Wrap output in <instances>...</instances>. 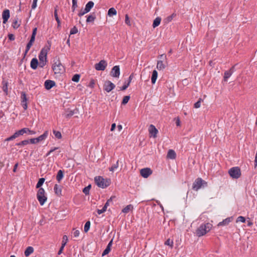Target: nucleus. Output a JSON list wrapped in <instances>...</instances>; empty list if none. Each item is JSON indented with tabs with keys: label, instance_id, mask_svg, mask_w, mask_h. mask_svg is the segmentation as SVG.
<instances>
[{
	"label": "nucleus",
	"instance_id": "nucleus-1",
	"mask_svg": "<svg viewBox=\"0 0 257 257\" xmlns=\"http://www.w3.org/2000/svg\"><path fill=\"white\" fill-rule=\"evenodd\" d=\"M51 48V43L49 41L47 42L46 46L41 50L39 55V66L41 68H43L47 64V54Z\"/></svg>",
	"mask_w": 257,
	"mask_h": 257
},
{
	"label": "nucleus",
	"instance_id": "nucleus-2",
	"mask_svg": "<svg viewBox=\"0 0 257 257\" xmlns=\"http://www.w3.org/2000/svg\"><path fill=\"white\" fill-rule=\"evenodd\" d=\"M212 226V225L209 223L201 224L196 231V235L198 237L205 235L211 230Z\"/></svg>",
	"mask_w": 257,
	"mask_h": 257
},
{
	"label": "nucleus",
	"instance_id": "nucleus-3",
	"mask_svg": "<svg viewBox=\"0 0 257 257\" xmlns=\"http://www.w3.org/2000/svg\"><path fill=\"white\" fill-rule=\"evenodd\" d=\"M52 69L55 74H62L65 72V68L59 59L54 60Z\"/></svg>",
	"mask_w": 257,
	"mask_h": 257
},
{
	"label": "nucleus",
	"instance_id": "nucleus-4",
	"mask_svg": "<svg viewBox=\"0 0 257 257\" xmlns=\"http://www.w3.org/2000/svg\"><path fill=\"white\" fill-rule=\"evenodd\" d=\"M37 198L41 205H43L47 199L44 188H40L37 194Z\"/></svg>",
	"mask_w": 257,
	"mask_h": 257
},
{
	"label": "nucleus",
	"instance_id": "nucleus-5",
	"mask_svg": "<svg viewBox=\"0 0 257 257\" xmlns=\"http://www.w3.org/2000/svg\"><path fill=\"white\" fill-rule=\"evenodd\" d=\"M207 183L201 178H198L193 182L192 185V189L195 191H198L202 186L206 187Z\"/></svg>",
	"mask_w": 257,
	"mask_h": 257
},
{
	"label": "nucleus",
	"instance_id": "nucleus-6",
	"mask_svg": "<svg viewBox=\"0 0 257 257\" xmlns=\"http://www.w3.org/2000/svg\"><path fill=\"white\" fill-rule=\"evenodd\" d=\"M94 180L97 185L101 188H105L108 186L109 185L108 181L105 180L103 177L101 176H97L95 177Z\"/></svg>",
	"mask_w": 257,
	"mask_h": 257
},
{
	"label": "nucleus",
	"instance_id": "nucleus-7",
	"mask_svg": "<svg viewBox=\"0 0 257 257\" xmlns=\"http://www.w3.org/2000/svg\"><path fill=\"white\" fill-rule=\"evenodd\" d=\"M229 175L233 179H238L241 176L240 169L238 167L230 168L228 171Z\"/></svg>",
	"mask_w": 257,
	"mask_h": 257
},
{
	"label": "nucleus",
	"instance_id": "nucleus-8",
	"mask_svg": "<svg viewBox=\"0 0 257 257\" xmlns=\"http://www.w3.org/2000/svg\"><path fill=\"white\" fill-rule=\"evenodd\" d=\"M49 132L48 131H46L43 134L40 135L39 137L36 138L31 139L29 140L30 143L34 144L38 143L40 142L45 140L48 136Z\"/></svg>",
	"mask_w": 257,
	"mask_h": 257
},
{
	"label": "nucleus",
	"instance_id": "nucleus-9",
	"mask_svg": "<svg viewBox=\"0 0 257 257\" xmlns=\"http://www.w3.org/2000/svg\"><path fill=\"white\" fill-rule=\"evenodd\" d=\"M107 63L104 60H100L99 63L95 64V69L97 71H103L106 68Z\"/></svg>",
	"mask_w": 257,
	"mask_h": 257
},
{
	"label": "nucleus",
	"instance_id": "nucleus-10",
	"mask_svg": "<svg viewBox=\"0 0 257 257\" xmlns=\"http://www.w3.org/2000/svg\"><path fill=\"white\" fill-rule=\"evenodd\" d=\"M27 101L28 98L26 93L22 91L21 96V103L24 110H26L28 108Z\"/></svg>",
	"mask_w": 257,
	"mask_h": 257
},
{
	"label": "nucleus",
	"instance_id": "nucleus-11",
	"mask_svg": "<svg viewBox=\"0 0 257 257\" xmlns=\"http://www.w3.org/2000/svg\"><path fill=\"white\" fill-rule=\"evenodd\" d=\"M115 85L110 81H106L104 84V90L107 92H110L115 88Z\"/></svg>",
	"mask_w": 257,
	"mask_h": 257
},
{
	"label": "nucleus",
	"instance_id": "nucleus-12",
	"mask_svg": "<svg viewBox=\"0 0 257 257\" xmlns=\"http://www.w3.org/2000/svg\"><path fill=\"white\" fill-rule=\"evenodd\" d=\"M111 75L113 77L118 78L120 75V68L119 66L116 65L114 66L111 69Z\"/></svg>",
	"mask_w": 257,
	"mask_h": 257
},
{
	"label": "nucleus",
	"instance_id": "nucleus-13",
	"mask_svg": "<svg viewBox=\"0 0 257 257\" xmlns=\"http://www.w3.org/2000/svg\"><path fill=\"white\" fill-rule=\"evenodd\" d=\"M152 173L151 169L146 168L141 170L140 173L142 177L145 178H148Z\"/></svg>",
	"mask_w": 257,
	"mask_h": 257
},
{
	"label": "nucleus",
	"instance_id": "nucleus-14",
	"mask_svg": "<svg viewBox=\"0 0 257 257\" xmlns=\"http://www.w3.org/2000/svg\"><path fill=\"white\" fill-rule=\"evenodd\" d=\"M10 17V11L8 9L5 10L2 13L3 23L6 24Z\"/></svg>",
	"mask_w": 257,
	"mask_h": 257
},
{
	"label": "nucleus",
	"instance_id": "nucleus-15",
	"mask_svg": "<svg viewBox=\"0 0 257 257\" xmlns=\"http://www.w3.org/2000/svg\"><path fill=\"white\" fill-rule=\"evenodd\" d=\"M149 132L150 134L153 137V138H155L157 137V134L158 133V130L156 128V127L153 125L151 124L149 128Z\"/></svg>",
	"mask_w": 257,
	"mask_h": 257
},
{
	"label": "nucleus",
	"instance_id": "nucleus-16",
	"mask_svg": "<svg viewBox=\"0 0 257 257\" xmlns=\"http://www.w3.org/2000/svg\"><path fill=\"white\" fill-rule=\"evenodd\" d=\"M55 85V82L53 80H47L44 83V86L47 90H49Z\"/></svg>",
	"mask_w": 257,
	"mask_h": 257
},
{
	"label": "nucleus",
	"instance_id": "nucleus-17",
	"mask_svg": "<svg viewBox=\"0 0 257 257\" xmlns=\"http://www.w3.org/2000/svg\"><path fill=\"white\" fill-rule=\"evenodd\" d=\"M233 219L232 217H229L223 219L222 221L218 223V226L227 225Z\"/></svg>",
	"mask_w": 257,
	"mask_h": 257
},
{
	"label": "nucleus",
	"instance_id": "nucleus-18",
	"mask_svg": "<svg viewBox=\"0 0 257 257\" xmlns=\"http://www.w3.org/2000/svg\"><path fill=\"white\" fill-rule=\"evenodd\" d=\"M167 66V62H163L162 60H159L157 62V68L159 70H164Z\"/></svg>",
	"mask_w": 257,
	"mask_h": 257
},
{
	"label": "nucleus",
	"instance_id": "nucleus-19",
	"mask_svg": "<svg viewBox=\"0 0 257 257\" xmlns=\"http://www.w3.org/2000/svg\"><path fill=\"white\" fill-rule=\"evenodd\" d=\"M233 69L234 67H232L229 70L225 72L224 76V80L225 81H227L228 78H229L231 76L233 72Z\"/></svg>",
	"mask_w": 257,
	"mask_h": 257
},
{
	"label": "nucleus",
	"instance_id": "nucleus-20",
	"mask_svg": "<svg viewBox=\"0 0 257 257\" xmlns=\"http://www.w3.org/2000/svg\"><path fill=\"white\" fill-rule=\"evenodd\" d=\"M54 190L57 196H60L62 195V187L60 185L55 184L54 187Z\"/></svg>",
	"mask_w": 257,
	"mask_h": 257
},
{
	"label": "nucleus",
	"instance_id": "nucleus-21",
	"mask_svg": "<svg viewBox=\"0 0 257 257\" xmlns=\"http://www.w3.org/2000/svg\"><path fill=\"white\" fill-rule=\"evenodd\" d=\"M39 65L38 61L37 58H33L31 61L30 66L32 69L35 70L37 68Z\"/></svg>",
	"mask_w": 257,
	"mask_h": 257
},
{
	"label": "nucleus",
	"instance_id": "nucleus-22",
	"mask_svg": "<svg viewBox=\"0 0 257 257\" xmlns=\"http://www.w3.org/2000/svg\"><path fill=\"white\" fill-rule=\"evenodd\" d=\"M34 252V248L32 246H28L26 249L24 254L26 257L29 256Z\"/></svg>",
	"mask_w": 257,
	"mask_h": 257
},
{
	"label": "nucleus",
	"instance_id": "nucleus-23",
	"mask_svg": "<svg viewBox=\"0 0 257 257\" xmlns=\"http://www.w3.org/2000/svg\"><path fill=\"white\" fill-rule=\"evenodd\" d=\"M21 25V22L19 21V19L18 18H16L14 19L13 22L12 23V27L16 29H18Z\"/></svg>",
	"mask_w": 257,
	"mask_h": 257
},
{
	"label": "nucleus",
	"instance_id": "nucleus-24",
	"mask_svg": "<svg viewBox=\"0 0 257 257\" xmlns=\"http://www.w3.org/2000/svg\"><path fill=\"white\" fill-rule=\"evenodd\" d=\"M176 153L173 150H169L168 152L167 157L171 159H174L176 158Z\"/></svg>",
	"mask_w": 257,
	"mask_h": 257
},
{
	"label": "nucleus",
	"instance_id": "nucleus-25",
	"mask_svg": "<svg viewBox=\"0 0 257 257\" xmlns=\"http://www.w3.org/2000/svg\"><path fill=\"white\" fill-rule=\"evenodd\" d=\"M158 77V72L154 70L152 72V75L151 77V81L152 84H155L156 83V80Z\"/></svg>",
	"mask_w": 257,
	"mask_h": 257
},
{
	"label": "nucleus",
	"instance_id": "nucleus-26",
	"mask_svg": "<svg viewBox=\"0 0 257 257\" xmlns=\"http://www.w3.org/2000/svg\"><path fill=\"white\" fill-rule=\"evenodd\" d=\"M94 5V4L92 1H89L85 5V11L89 12L91 9L93 7Z\"/></svg>",
	"mask_w": 257,
	"mask_h": 257
},
{
	"label": "nucleus",
	"instance_id": "nucleus-27",
	"mask_svg": "<svg viewBox=\"0 0 257 257\" xmlns=\"http://www.w3.org/2000/svg\"><path fill=\"white\" fill-rule=\"evenodd\" d=\"M95 19H96V16L94 14L89 15V16H88L87 17V19H86V23H89L93 22L94 21V20H95Z\"/></svg>",
	"mask_w": 257,
	"mask_h": 257
},
{
	"label": "nucleus",
	"instance_id": "nucleus-28",
	"mask_svg": "<svg viewBox=\"0 0 257 257\" xmlns=\"http://www.w3.org/2000/svg\"><path fill=\"white\" fill-rule=\"evenodd\" d=\"M117 14V11L114 8H110L107 12V15L111 17L113 16H115Z\"/></svg>",
	"mask_w": 257,
	"mask_h": 257
},
{
	"label": "nucleus",
	"instance_id": "nucleus-29",
	"mask_svg": "<svg viewBox=\"0 0 257 257\" xmlns=\"http://www.w3.org/2000/svg\"><path fill=\"white\" fill-rule=\"evenodd\" d=\"M2 84H3V90L5 93L6 95L8 94V82L5 80H3L2 81Z\"/></svg>",
	"mask_w": 257,
	"mask_h": 257
},
{
	"label": "nucleus",
	"instance_id": "nucleus-30",
	"mask_svg": "<svg viewBox=\"0 0 257 257\" xmlns=\"http://www.w3.org/2000/svg\"><path fill=\"white\" fill-rule=\"evenodd\" d=\"M64 177L63 172L61 170H59L57 173V175L56 176L57 180L60 182L61 180L63 179Z\"/></svg>",
	"mask_w": 257,
	"mask_h": 257
},
{
	"label": "nucleus",
	"instance_id": "nucleus-31",
	"mask_svg": "<svg viewBox=\"0 0 257 257\" xmlns=\"http://www.w3.org/2000/svg\"><path fill=\"white\" fill-rule=\"evenodd\" d=\"M161 21V18L160 17H157L154 20V22H153V28H155L158 27L160 24Z\"/></svg>",
	"mask_w": 257,
	"mask_h": 257
},
{
	"label": "nucleus",
	"instance_id": "nucleus-32",
	"mask_svg": "<svg viewBox=\"0 0 257 257\" xmlns=\"http://www.w3.org/2000/svg\"><path fill=\"white\" fill-rule=\"evenodd\" d=\"M134 207L131 204L125 206L122 210V212L124 213H127L130 210H132Z\"/></svg>",
	"mask_w": 257,
	"mask_h": 257
},
{
	"label": "nucleus",
	"instance_id": "nucleus-33",
	"mask_svg": "<svg viewBox=\"0 0 257 257\" xmlns=\"http://www.w3.org/2000/svg\"><path fill=\"white\" fill-rule=\"evenodd\" d=\"M45 180V179L44 178H41L39 179L38 182L37 183L36 188H39V189L40 188H41V186L43 184Z\"/></svg>",
	"mask_w": 257,
	"mask_h": 257
},
{
	"label": "nucleus",
	"instance_id": "nucleus-34",
	"mask_svg": "<svg viewBox=\"0 0 257 257\" xmlns=\"http://www.w3.org/2000/svg\"><path fill=\"white\" fill-rule=\"evenodd\" d=\"M33 43L31 42H29L26 46V50L25 51V53H24V56H25L27 53L28 52V51H29L30 49L31 48V46H32Z\"/></svg>",
	"mask_w": 257,
	"mask_h": 257
},
{
	"label": "nucleus",
	"instance_id": "nucleus-35",
	"mask_svg": "<svg viewBox=\"0 0 257 257\" xmlns=\"http://www.w3.org/2000/svg\"><path fill=\"white\" fill-rule=\"evenodd\" d=\"M118 167V160L116 162L115 164H114L112 165V166L109 168V170L110 171L113 172L116 170Z\"/></svg>",
	"mask_w": 257,
	"mask_h": 257
},
{
	"label": "nucleus",
	"instance_id": "nucleus-36",
	"mask_svg": "<svg viewBox=\"0 0 257 257\" xmlns=\"http://www.w3.org/2000/svg\"><path fill=\"white\" fill-rule=\"evenodd\" d=\"M29 143H30V141L29 140H24V141H22L18 143H17L16 144V146H25V145H28Z\"/></svg>",
	"mask_w": 257,
	"mask_h": 257
},
{
	"label": "nucleus",
	"instance_id": "nucleus-37",
	"mask_svg": "<svg viewBox=\"0 0 257 257\" xmlns=\"http://www.w3.org/2000/svg\"><path fill=\"white\" fill-rule=\"evenodd\" d=\"M90 227V222L89 221H87L84 227V231L85 232H88V231L89 230Z\"/></svg>",
	"mask_w": 257,
	"mask_h": 257
},
{
	"label": "nucleus",
	"instance_id": "nucleus-38",
	"mask_svg": "<svg viewBox=\"0 0 257 257\" xmlns=\"http://www.w3.org/2000/svg\"><path fill=\"white\" fill-rule=\"evenodd\" d=\"M53 133L56 138L60 139L62 138V135L60 132L53 130Z\"/></svg>",
	"mask_w": 257,
	"mask_h": 257
},
{
	"label": "nucleus",
	"instance_id": "nucleus-39",
	"mask_svg": "<svg viewBox=\"0 0 257 257\" xmlns=\"http://www.w3.org/2000/svg\"><path fill=\"white\" fill-rule=\"evenodd\" d=\"M165 244L170 246L171 248H172L173 246V241L170 239H168L165 242Z\"/></svg>",
	"mask_w": 257,
	"mask_h": 257
},
{
	"label": "nucleus",
	"instance_id": "nucleus-40",
	"mask_svg": "<svg viewBox=\"0 0 257 257\" xmlns=\"http://www.w3.org/2000/svg\"><path fill=\"white\" fill-rule=\"evenodd\" d=\"M175 16H176V14L173 13L171 16H168V17H167L165 19V22L166 23H169V22H170Z\"/></svg>",
	"mask_w": 257,
	"mask_h": 257
},
{
	"label": "nucleus",
	"instance_id": "nucleus-41",
	"mask_svg": "<svg viewBox=\"0 0 257 257\" xmlns=\"http://www.w3.org/2000/svg\"><path fill=\"white\" fill-rule=\"evenodd\" d=\"M28 131H29V128L25 127L20 130H19V134H20L21 136L23 135L24 134L28 133Z\"/></svg>",
	"mask_w": 257,
	"mask_h": 257
},
{
	"label": "nucleus",
	"instance_id": "nucleus-42",
	"mask_svg": "<svg viewBox=\"0 0 257 257\" xmlns=\"http://www.w3.org/2000/svg\"><path fill=\"white\" fill-rule=\"evenodd\" d=\"M77 0H72V6L71 7L72 11L74 12L75 11L76 8L77 7Z\"/></svg>",
	"mask_w": 257,
	"mask_h": 257
},
{
	"label": "nucleus",
	"instance_id": "nucleus-43",
	"mask_svg": "<svg viewBox=\"0 0 257 257\" xmlns=\"http://www.w3.org/2000/svg\"><path fill=\"white\" fill-rule=\"evenodd\" d=\"M90 188H91V185H88V186H87V187H85V188H84V189H83V192L85 195H88V194H89V191H90Z\"/></svg>",
	"mask_w": 257,
	"mask_h": 257
},
{
	"label": "nucleus",
	"instance_id": "nucleus-44",
	"mask_svg": "<svg viewBox=\"0 0 257 257\" xmlns=\"http://www.w3.org/2000/svg\"><path fill=\"white\" fill-rule=\"evenodd\" d=\"M80 75L79 74H75L72 78V80L74 82H78L79 80V79H80Z\"/></svg>",
	"mask_w": 257,
	"mask_h": 257
},
{
	"label": "nucleus",
	"instance_id": "nucleus-45",
	"mask_svg": "<svg viewBox=\"0 0 257 257\" xmlns=\"http://www.w3.org/2000/svg\"><path fill=\"white\" fill-rule=\"evenodd\" d=\"M78 32V29H77V27L76 26H74L70 30V35H74V34H75L77 33Z\"/></svg>",
	"mask_w": 257,
	"mask_h": 257
},
{
	"label": "nucleus",
	"instance_id": "nucleus-46",
	"mask_svg": "<svg viewBox=\"0 0 257 257\" xmlns=\"http://www.w3.org/2000/svg\"><path fill=\"white\" fill-rule=\"evenodd\" d=\"M130 96H127H127H124L123 98V99H122L121 103L122 104H126L128 102V101L130 100Z\"/></svg>",
	"mask_w": 257,
	"mask_h": 257
},
{
	"label": "nucleus",
	"instance_id": "nucleus-47",
	"mask_svg": "<svg viewBox=\"0 0 257 257\" xmlns=\"http://www.w3.org/2000/svg\"><path fill=\"white\" fill-rule=\"evenodd\" d=\"M201 99L200 98L196 102L194 103V107L196 108H198L201 106Z\"/></svg>",
	"mask_w": 257,
	"mask_h": 257
},
{
	"label": "nucleus",
	"instance_id": "nucleus-48",
	"mask_svg": "<svg viewBox=\"0 0 257 257\" xmlns=\"http://www.w3.org/2000/svg\"><path fill=\"white\" fill-rule=\"evenodd\" d=\"M88 13V11H85V9L84 8V10H81L79 11V12L78 13V16L80 17L83 16V15H84L85 14Z\"/></svg>",
	"mask_w": 257,
	"mask_h": 257
},
{
	"label": "nucleus",
	"instance_id": "nucleus-49",
	"mask_svg": "<svg viewBox=\"0 0 257 257\" xmlns=\"http://www.w3.org/2000/svg\"><path fill=\"white\" fill-rule=\"evenodd\" d=\"M67 241H68L67 236L66 235H64L63 237V240L62 242L61 245H63L64 246H65L67 242Z\"/></svg>",
	"mask_w": 257,
	"mask_h": 257
},
{
	"label": "nucleus",
	"instance_id": "nucleus-50",
	"mask_svg": "<svg viewBox=\"0 0 257 257\" xmlns=\"http://www.w3.org/2000/svg\"><path fill=\"white\" fill-rule=\"evenodd\" d=\"M236 222H241L244 223L245 222V217H244L242 216H239L237 218Z\"/></svg>",
	"mask_w": 257,
	"mask_h": 257
},
{
	"label": "nucleus",
	"instance_id": "nucleus-51",
	"mask_svg": "<svg viewBox=\"0 0 257 257\" xmlns=\"http://www.w3.org/2000/svg\"><path fill=\"white\" fill-rule=\"evenodd\" d=\"M130 85V82H125L123 86L120 87V90H124L126 89V88L128 87Z\"/></svg>",
	"mask_w": 257,
	"mask_h": 257
},
{
	"label": "nucleus",
	"instance_id": "nucleus-52",
	"mask_svg": "<svg viewBox=\"0 0 257 257\" xmlns=\"http://www.w3.org/2000/svg\"><path fill=\"white\" fill-rule=\"evenodd\" d=\"M125 23L128 26H131V23L129 19V17L128 15L126 14L125 15Z\"/></svg>",
	"mask_w": 257,
	"mask_h": 257
},
{
	"label": "nucleus",
	"instance_id": "nucleus-53",
	"mask_svg": "<svg viewBox=\"0 0 257 257\" xmlns=\"http://www.w3.org/2000/svg\"><path fill=\"white\" fill-rule=\"evenodd\" d=\"M113 198V197H111L109 199H108L103 206L105 207L106 208H107V207L109 205L110 202H112Z\"/></svg>",
	"mask_w": 257,
	"mask_h": 257
},
{
	"label": "nucleus",
	"instance_id": "nucleus-54",
	"mask_svg": "<svg viewBox=\"0 0 257 257\" xmlns=\"http://www.w3.org/2000/svg\"><path fill=\"white\" fill-rule=\"evenodd\" d=\"M110 249H111L110 248L106 247V248L103 251V252H102V256H103L106 254H108L110 252Z\"/></svg>",
	"mask_w": 257,
	"mask_h": 257
},
{
	"label": "nucleus",
	"instance_id": "nucleus-55",
	"mask_svg": "<svg viewBox=\"0 0 257 257\" xmlns=\"http://www.w3.org/2000/svg\"><path fill=\"white\" fill-rule=\"evenodd\" d=\"M106 209L107 208H106L105 207L103 206L101 209H98L97 210V213L100 215L101 213L104 212L106 210Z\"/></svg>",
	"mask_w": 257,
	"mask_h": 257
},
{
	"label": "nucleus",
	"instance_id": "nucleus-56",
	"mask_svg": "<svg viewBox=\"0 0 257 257\" xmlns=\"http://www.w3.org/2000/svg\"><path fill=\"white\" fill-rule=\"evenodd\" d=\"M80 234V232L78 230H75L73 232V235L74 237H77Z\"/></svg>",
	"mask_w": 257,
	"mask_h": 257
},
{
	"label": "nucleus",
	"instance_id": "nucleus-57",
	"mask_svg": "<svg viewBox=\"0 0 257 257\" xmlns=\"http://www.w3.org/2000/svg\"><path fill=\"white\" fill-rule=\"evenodd\" d=\"M38 0H33V3L32 5V9H35L37 7V3Z\"/></svg>",
	"mask_w": 257,
	"mask_h": 257
},
{
	"label": "nucleus",
	"instance_id": "nucleus-58",
	"mask_svg": "<svg viewBox=\"0 0 257 257\" xmlns=\"http://www.w3.org/2000/svg\"><path fill=\"white\" fill-rule=\"evenodd\" d=\"M58 149V148L57 147H55L54 148H52L46 154V156H49L51 153H52L53 152H54V151L57 150Z\"/></svg>",
	"mask_w": 257,
	"mask_h": 257
},
{
	"label": "nucleus",
	"instance_id": "nucleus-59",
	"mask_svg": "<svg viewBox=\"0 0 257 257\" xmlns=\"http://www.w3.org/2000/svg\"><path fill=\"white\" fill-rule=\"evenodd\" d=\"M15 139H16V138H15L14 135H13L11 136V137L7 138L5 140V141H7V142L11 141H12V140H14Z\"/></svg>",
	"mask_w": 257,
	"mask_h": 257
},
{
	"label": "nucleus",
	"instance_id": "nucleus-60",
	"mask_svg": "<svg viewBox=\"0 0 257 257\" xmlns=\"http://www.w3.org/2000/svg\"><path fill=\"white\" fill-rule=\"evenodd\" d=\"M65 246H64L63 245H61L60 248L59 249L58 252V255H60L62 253V251L64 249V248Z\"/></svg>",
	"mask_w": 257,
	"mask_h": 257
},
{
	"label": "nucleus",
	"instance_id": "nucleus-61",
	"mask_svg": "<svg viewBox=\"0 0 257 257\" xmlns=\"http://www.w3.org/2000/svg\"><path fill=\"white\" fill-rule=\"evenodd\" d=\"M74 114V111L72 110H70L68 113L67 114V117H70L72 116Z\"/></svg>",
	"mask_w": 257,
	"mask_h": 257
},
{
	"label": "nucleus",
	"instance_id": "nucleus-62",
	"mask_svg": "<svg viewBox=\"0 0 257 257\" xmlns=\"http://www.w3.org/2000/svg\"><path fill=\"white\" fill-rule=\"evenodd\" d=\"M35 37H36V36L32 35L31 37V39L29 41V42H31L32 43H34V41H35Z\"/></svg>",
	"mask_w": 257,
	"mask_h": 257
},
{
	"label": "nucleus",
	"instance_id": "nucleus-63",
	"mask_svg": "<svg viewBox=\"0 0 257 257\" xmlns=\"http://www.w3.org/2000/svg\"><path fill=\"white\" fill-rule=\"evenodd\" d=\"M19 133H19V131H17L16 132H15V133H14V136H15V138H18V137H19V136H21V135H20V134H19Z\"/></svg>",
	"mask_w": 257,
	"mask_h": 257
},
{
	"label": "nucleus",
	"instance_id": "nucleus-64",
	"mask_svg": "<svg viewBox=\"0 0 257 257\" xmlns=\"http://www.w3.org/2000/svg\"><path fill=\"white\" fill-rule=\"evenodd\" d=\"M8 37L10 40H14L15 39L14 36L13 34H9Z\"/></svg>",
	"mask_w": 257,
	"mask_h": 257
}]
</instances>
